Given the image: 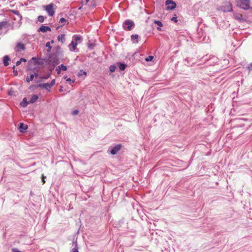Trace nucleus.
Returning <instances> with one entry per match:
<instances>
[{
	"mask_svg": "<svg viewBox=\"0 0 252 252\" xmlns=\"http://www.w3.org/2000/svg\"><path fill=\"white\" fill-rule=\"evenodd\" d=\"M82 38L81 36L78 35H74L72 37V40L71 43L68 45L70 51H74L76 50L78 45V42H81Z\"/></svg>",
	"mask_w": 252,
	"mask_h": 252,
	"instance_id": "obj_1",
	"label": "nucleus"
},
{
	"mask_svg": "<svg viewBox=\"0 0 252 252\" xmlns=\"http://www.w3.org/2000/svg\"><path fill=\"white\" fill-rule=\"evenodd\" d=\"M250 2V0H237V5L245 10L249 9Z\"/></svg>",
	"mask_w": 252,
	"mask_h": 252,
	"instance_id": "obj_2",
	"label": "nucleus"
},
{
	"mask_svg": "<svg viewBox=\"0 0 252 252\" xmlns=\"http://www.w3.org/2000/svg\"><path fill=\"white\" fill-rule=\"evenodd\" d=\"M134 26V23L130 20H126L123 24V28L126 31L131 30Z\"/></svg>",
	"mask_w": 252,
	"mask_h": 252,
	"instance_id": "obj_3",
	"label": "nucleus"
},
{
	"mask_svg": "<svg viewBox=\"0 0 252 252\" xmlns=\"http://www.w3.org/2000/svg\"><path fill=\"white\" fill-rule=\"evenodd\" d=\"M54 4L50 3L48 5L44 6V9L47 11L49 16H53L55 14V10L54 9Z\"/></svg>",
	"mask_w": 252,
	"mask_h": 252,
	"instance_id": "obj_4",
	"label": "nucleus"
},
{
	"mask_svg": "<svg viewBox=\"0 0 252 252\" xmlns=\"http://www.w3.org/2000/svg\"><path fill=\"white\" fill-rule=\"evenodd\" d=\"M221 9L224 12L232 11V7L231 3L229 1H225L221 6Z\"/></svg>",
	"mask_w": 252,
	"mask_h": 252,
	"instance_id": "obj_5",
	"label": "nucleus"
},
{
	"mask_svg": "<svg viewBox=\"0 0 252 252\" xmlns=\"http://www.w3.org/2000/svg\"><path fill=\"white\" fill-rule=\"evenodd\" d=\"M165 4L168 10L174 9L176 6V3L172 0H167L165 2Z\"/></svg>",
	"mask_w": 252,
	"mask_h": 252,
	"instance_id": "obj_6",
	"label": "nucleus"
},
{
	"mask_svg": "<svg viewBox=\"0 0 252 252\" xmlns=\"http://www.w3.org/2000/svg\"><path fill=\"white\" fill-rule=\"evenodd\" d=\"M121 148L122 145L121 144L117 145L110 149V152L113 155H116L121 150Z\"/></svg>",
	"mask_w": 252,
	"mask_h": 252,
	"instance_id": "obj_7",
	"label": "nucleus"
},
{
	"mask_svg": "<svg viewBox=\"0 0 252 252\" xmlns=\"http://www.w3.org/2000/svg\"><path fill=\"white\" fill-rule=\"evenodd\" d=\"M26 49L25 45L23 43H22L21 42H18L17 43L16 47H15V51L17 52H21L22 51H24Z\"/></svg>",
	"mask_w": 252,
	"mask_h": 252,
	"instance_id": "obj_8",
	"label": "nucleus"
},
{
	"mask_svg": "<svg viewBox=\"0 0 252 252\" xmlns=\"http://www.w3.org/2000/svg\"><path fill=\"white\" fill-rule=\"evenodd\" d=\"M32 60L34 61L35 64L42 65L44 64L45 60L42 59H38L36 57L32 58Z\"/></svg>",
	"mask_w": 252,
	"mask_h": 252,
	"instance_id": "obj_9",
	"label": "nucleus"
},
{
	"mask_svg": "<svg viewBox=\"0 0 252 252\" xmlns=\"http://www.w3.org/2000/svg\"><path fill=\"white\" fill-rule=\"evenodd\" d=\"M37 87L40 88L41 89H46L48 92H50L51 90V87L50 86L49 83H46L44 84H39L37 86Z\"/></svg>",
	"mask_w": 252,
	"mask_h": 252,
	"instance_id": "obj_10",
	"label": "nucleus"
},
{
	"mask_svg": "<svg viewBox=\"0 0 252 252\" xmlns=\"http://www.w3.org/2000/svg\"><path fill=\"white\" fill-rule=\"evenodd\" d=\"M38 32H51V29L49 26L42 25L40 27V28L38 30Z\"/></svg>",
	"mask_w": 252,
	"mask_h": 252,
	"instance_id": "obj_11",
	"label": "nucleus"
},
{
	"mask_svg": "<svg viewBox=\"0 0 252 252\" xmlns=\"http://www.w3.org/2000/svg\"><path fill=\"white\" fill-rule=\"evenodd\" d=\"M28 128V126L23 123H20L19 126V131L22 133L26 132Z\"/></svg>",
	"mask_w": 252,
	"mask_h": 252,
	"instance_id": "obj_12",
	"label": "nucleus"
},
{
	"mask_svg": "<svg viewBox=\"0 0 252 252\" xmlns=\"http://www.w3.org/2000/svg\"><path fill=\"white\" fill-rule=\"evenodd\" d=\"M117 65L119 67V69L122 71L124 70L126 67V64L120 62L117 63Z\"/></svg>",
	"mask_w": 252,
	"mask_h": 252,
	"instance_id": "obj_13",
	"label": "nucleus"
},
{
	"mask_svg": "<svg viewBox=\"0 0 252 252\" xmlns=\"http://www.w3.org/2000/svg\"><path fill=\"white\" fill-rule=\"evenodd\" d=\"M10 60V58L8 55H5L3 57V64L5 66L8 65V61Z\"/></svg>",
	"mask_w": 252,
	"mask_h": 252,
	"instance_id": "obj_14",
	"label": "nucleus"
},
{
	"mask_svg": "<svg viewBox=\"0 0 252 252\" xmlns=\"http://www.w3.org/2000/svg\"><path fill=\"white\" fill-rule=\"evenodd\" d=\"M12 12L13 14H14L15 15L18 16V21H21L22 20V16L21 14H20V13L19 12V11L18 10H12Z\"/></svg>",
	"mask_w": 252,
	"mask_h": 252,
	"instance_id": "obj_15",
	"label": "nucleus"
},
{
	"mask_svg": "<svg viewBox=\"0 0 252 252\" xmlns=\"http://www.w3.org/2000/svg\"><path fill=\"white\" fill-rule=\"evenodd\" d=\"M138 35L137 34H132L131 35V39L132 41H133L134 43H137L138 42Z\"/></svg>",
	"mask_w": 252,
	"mask_h": 252,
	"instance_id": "obj_16",
	"label": "nucleus"
},
{
	"mask_svg": "<svg viewBox=\"0 0 252 252\" xmlns=\"http://www.w3.org/2000/svg\"><path fill=\"white\" fill-rule=\"evenodd\" d=\"M57 39L59 41H61L62 43H64L65 40V35L63 34L58 35Z\"/></svg>",
	"mask_w": 252,
	"mask_h": 252,
	"instance_id": "obj_17",
	"label": "nucleus"
},
{
	"mask_svg": "<svg viewBox=\"0 0 252 252\" xmlns=\"http://www.w3.org/2000/svg\"><path fill=\"white\" fill-rule=\"evenodd\" d=\"M38 96L37 95H33L31 98L30 100L29 101V103H33L35 102L38 99Z\"/></svg>",
	"mask_w": 252,
	"mask_h": 252,
	"instance_id": "obj_18",
	"label": "nucleus"
},
{
	"mask_svg": "<svg viewBox=\"0 0 252 252\" xmlns=\"http://www.w3.org/2000/svg\"><path fill=\"white\" fill-rule=\"evenodd\" d=\"M9 26V24L7 22H0V30L2 29L4 27H8Z\"/></svg>",
	"mask_w": 252,
	"mask_h": 252,
	"instance_id": "obj_19",
	"label": "nucleus"
},
{
	"mask_svg": "<svg viewBox=\"0 0 252 252\" xmlns=\"http://www.w3.org/2000/svg\"><path fill=\"white\" fill-rule=\"evenodd\" d=\"M29 103V102H28L27 101V98L26 97H25L23 98V101L21 102V105L22 107H25L28 105Z\"/></svg>",
	"mask_w": 252,
	"mask_h": 252,
	"instance_id": "obj_20",
	"label": "nucleus"
},
{
	"mask_svg": "<svg viewBox=\"0 0 252 252\" xmlns=\"http://www.w3.org/2000/svg\"><path fill=\"white\" fill-rule=\"evenodd\" d=\"M33 78H34V75L31 74L30 76V77H29V76L27 77V78L26 79V81L28 83H29L30 81H32L33 80Z\"/></svg>",
	"mask_w": 252,
	"mask_h": 252,
	"instance_id": "obj_21",
	"label": "nucleus"
},
{
	"mask_svg": "<svg viewBox=\"0 0 252 252\" xmlns=\"http://www.w3.org/2000/svg\"><path fill=\"white\" fill-rule=\"evenodd\" d=\"M27 60L24 58H21L19 61H18L16 63V65L18 66L22 62H26Z\"/></svg>",
	"mask_w": 252,
	"mask_h": 252,
	"instance_id": "obj_22",
	"label": "nucleus"
},
{
	"mask_svg": "<svg viewBox=\"0 0 252 252\" xmlns=\"http://www.w3.org/2000/svg\"><path fill=\"white\" fill-rule=\"evenodd\" d=\"M116 66L115 65H111L109 67V70L111 72H114L116 70Z\"/></svg>",
	"mask_w": 252,
	"mask_h": 252,
	"instance_id": "obj_23",
	"label": "nucleus"
},
{
	"mask_svg": "<svg viewBox=\"0 0 252 252\" xmlns=\"http://www.w3.org/2000/svg\"><path fill=\"white\" fill-rule=\"evenodd\" d=\"M70 252H79L77 244H76L75 247L70 251Z\"/></svg>",
	"mask_w": 252,
	"mask_h": 252,
	"instance_id": "obj_24",
	"label": "nucleus"
},
{
	"mask_svg": "<svg viewBox=\"0 0 252 252\" xmlns=\"http://www.w3.org/2000/svg\"><path fill=\"white\" fill-rule=\"evenodd\" d=\"M61 70L66 71L67 70V67L64 65L63 64H61L59 65Z\"/></svg>",
	"mask_w": 252,
	"mask_h": 252,
	"instance_id": "obj_25",
	"label": "nucleus"
},
{
	"mask_svg": "<svg viewBox=\"0 0 252 252\" xmlns=\"http://www.w3.org/2000/svg\"><path fill=\"white\" fill-rule=\"evenodd\" d=\"M44 20L45 18L43 16L40 15L38 17V21L40 23L43 22L44 21Z\"/></svg>",
	"mask_w": 252,
	"mask_h": 252,
	"instance_id": "obj_26",
	"label": "nucleus"
},
{
	"mask_svg": "<svg viewBox=\"0 0 252 252\" xmlns=\"http://www.w3.org/2000/svg\"><path fill=\"white\" fill-rule=\"evenodd\" d=\"M154 23L157 24L158 27H161L163 26L162 22L160 21H155Z\"/></svg>",
	"mask_w": 252,
	"mask_h": 252,
	"instance_id": "obj_27",
	"label": "nucleus"
},
{
	"mask_svg": "<svg viewBox=\"0 0 252 252\" xmlns=\"http://www.w3.org/2000/svg\"><path fill=\"white\" fill-rule=\"evenodd\" d=\"M46 47L48 48V49L47 50L48 52H50L51 51L52 47L50 46V42H48L46 43Z\"/></svg>",
	"mask_w": 252,
	"mask_h": 252,
	"instance_id": "obj_28",
	"label": "nucleus"
},
{
	"mask_svg": "<svg viewBox=\"0 0 252 252\" xmlns=\"http://www.w3.org/2000/svg\"><path fill=\"white\" fill-rule=\"evenodd\" d=\"M67 22V20L64 18H61L60 20V22L61 23H63V25H64V24Z\"/></svg>",
	"mask_w": 252,
	"mask_h": 252,
	"instance_id": "obj_29",
	"label": "nucleus"
},
{
	"mask_svg": "<svg viewBox=\"0 0 252 252\" xmlns=\"http://www.w3.org/2000/svg\"><path fill=\"white\" fill-rule=\"evenodd\" d=\"M154 58V57L152 56H149L147 58H146L145 60L147 62L151 61Z\"/></svg>",
	"mask_w": 252,
	"mask_h": 252,
	"instance_id": "obj_30",
	"label": "nucleus"
},
{
	"mask_svg": "<svg viewBox=\"0 0 252 252\" xmlns=\"http://www.w3.org/2000/svg\"><path fill=\"white\" fill-rule=\"evenodd\" d=\"M50 76V74L46 75L40 77V79H48Z\"/></svg>",
	"mask_w": 252,
	"mask_h": 252,
	"instance_id": "obj_31",
	"label": "nucleus"
},
{
	"mask_svg": "<svg viewBox=\"0 0 252 252\" xmlns=\"http://www.w3.org/2000/svg\"><path fill=\"white\" fill-rule=\"evenodd\" d=\"M55 82H56L55 79H53L51 81V83H49L51 88L55 84Z\"/></svg>",
	"mask_w": 252,
	"mask_h": 252,
	"instance_id": "obj_32",
	"label": "nucleus"
},
{
	"mask_svg": "<svg viewBox=\"0 0 252 252\" xmlns=\"http://www.w3.org/2000/svg\"><path fill=\"white\" fill-rule=\"evenodd\" d=\"M171 20L175 23H177V18L176 16H174V17H173L171 19Z\"/></svg>",
	"mask_w": 252,
	"mask_h": 252,
	"instance_id": "obj_33",
	"label": "nucleus"
},
{
	"mask_svg": "<svg viewBox=\"0 0 252 252\" xmlns=\"http://www.w3.org/2000/svg\"><path fill=\"white\" fill-rule=\"evenodd\" d=\"M15 68V66L14 65L13 67V69H14ZM13 75L14 76H17V75H18V71L17 70H13Z\"/></svg>",
	"mask_w": 252,
	"mask_h": 252,
	"instance_id": "obj_34",
	"label": "nucleus"
},
{
	"mask_svg": "<svg viewBox=\"0 0 252 252\" xmlns=\"http://www.w3.org/2000/svg\"><path fill=\"white\" fill-rule=\"evenodd\" d=\"M56 71H57V73L58 74H60L61 73V69H60L59 66H58L56 68Z\"/></svg>",
	"mask_w": 252,
	"mask_h": 252,
	"instance_id": "obj_35",
	"label": "nucleus"
},
{
	"mask_svg": "<svg viewBox=\"0 0 252 252\" xmlns=\"http://www.w3.org/2000/svg\"><path fill=\"white\" fill-rule=\"evenodd\" d=\"M247 68L249 69V71L252 70V63L249 64Z\"/></svg>",
	"mask_w": 252,
	"mask_h": 252,
	"instance_id": "obj_36",
	"label": "nucleus"
},
{
	"mask_svg": "<svg viewBox=\"0 0 252 252\" xmlns=\"http://www.w3.org/2000/svg\"><path fill=\"white\" fill-rule=\"evenodd\" d=\"M66 81L67 82H69L70 84H72L74 83V80H71L70 78H68L66 79Z\"/></svg>",
	"mask_w": 252,
	"mask_h": 252,
	"instance_id": "obj_37",
	"label": "nucleus"
},
{
	"mask_svg": "<svg viewBox=\"0 0 252 252\" xmlns=\"http://www.w3.org/2000/svg\"><path fill=\"white\" fill-rule=\"evenodd\" d=\"M78 113H79V111L78 110H75L73 111L72 114L74 115H75L78 114Z\"/></svg>",
	"mask_w": 252,
	"mask_h": 252,
	"instance_id": "obj_38",
	"label": "nucleus"
},
{
	"mask_svg": "<svg viewBox=\"0 0 252 252\" xmlns=\"http://www.w3.org/2000/svg\"><path fill=\"white\" fill-rule=\"evenodd\" d=\"M45 178H46V177H44L43 175H42V181L43 184L45 183Z\"/></svg>",
	"mask_w": 252,
	"mask_h": 252,
	"instance_id": "obj_39",
	"label": "nucleus"
},
{
	"mask_svg": "<svg viewBox=\"0 0 252 252\" xmlns=\"http://www.w3.org/2000/svg\"><path fill=\"white\" fill-rule=\"evenodd\" d=\"M32 75H34V77L36 78L39 77V74L37 73H34V74H32Z\"/></svg>",
	"mask_w": 252,
	"mask_h": 252,
	"instance_id": "obj_40",
	"label": "nucleus"
},
{
	"mask_svg": "<svg viewBox=\"0 0 252 252\" xmlns=\"http://www.w3.org/2000/svg\"><path fill=\"white\" fill-rule=\"evenodd\" d=\"M242 17V16L241 15H240L237 17H236V18L237 19H240Z\"/></svg>",
	"mask_w": 252,
	"mask_h": 252,
	"instance_id": "obj_41",
	"label": "nucleus"
},
{
	"mask_svg": "<svg viewBox=\"0 0 252 252\" xmlns=\"http://www.w3.org/2000/svg\"><path fill=\"white\" fill-rule=\"evenodd\" d=\"M157 30H158V31H161V27H158V28H157Z\"/></svg>",
	"mask_w": 252,
	"mask_h": 252,
	"instance_id": "obj_42",
	"label": "nucleus"
},
{
	"mask_svg": "<svg viewBox=\"0 0 252 252\" xmlns=\"http://www.w3.org/2000/svg\"><path fill=\"white\" fill-rule=\"evenodd\" d=\"M62 88H63V87H62V86H61V87H60V92H63V91Z\"/></svg>",
	"mask_w": 252,
	"mask_h": 252,
	"instance_id": "obj_43",
	"label": "nucleus"
},
{
	"mask_svg": "<svg viewBox=\"0 0 252 252\" xmlns=\"http://www.w3.org/2000/svg\"><path fill=\"white\" fill-rule=\"evenodd\" d=\"M89 0H85V4H86L89 2Z\"/></svg>",
	"mask_w": 252,
	"mask_h": 252,
	"instance_id": "obj_44",
	"label": "nucleus"
},
{
	"mask_svg": "<svg viewBox=\"0 0 252 252\" xmlns=\"http://www.w3.org/2000/svg\"><path fill=\"white\" fill-rule=\"evenodd\" d=\"M87 73L85 71L83 72V74L86 75Z\"/></svg>",
	"mask_w": 252,
	"mask_h": 252,
	"instance_id": "obj_45",
	"label": "nucleus"
},
{
	"mask_svg": "<svg viewBox=\"0 0 252 252\" xmlns=\"http://www.w3.org/2000/svg\"><path fill=\"white\" fill-rule=\"evenodd\" d=\"M63 78L65 79H66L67 78L66 76H64Z\"/></svg>",
	"mask_w": 252,
	"mask_h": 252,
	"instance_id": "obj_46",
	"label": "nucleus"
},
{
	"mask_svg": "<svg viewBox=\"0 0 252 252\" xmlns=\"http://www.w3.org/2000/svg\"><path fill=\"white\" fill-rule=\"evenodd\" d=\"M51 43H54V41H53V40H52V41H51Z\"/></svg>",
	"mask_w": 252,
	"mask_h": 252,
	"instance_id": "obj_47",
	"label": "nucleus"
}]
</instances>
